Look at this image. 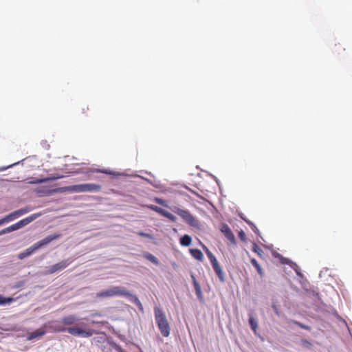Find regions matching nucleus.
I'll return each instance as SVG.
<instances>
[{
	"mask_svg": "<svg viewBox=\"0 0 352 352\" xmlns=\"http://www.w3.org/2000/svg\"><path fill=\"white\" fill-rule=\"evenodd\" d=\"M72 261L69 259L63 260L59 263H57L52 266H50L46 272L47 274H52L56 272L61 271L65 269Z\"/></svg>",
	"mask_w": 352,
	"mask_h": 352,
	"instance_id": "9b49d317",
	"label": "nucleus"
},
{
	"mask_svg": "<svg viewBox=\"0 0 352 352\" xmlns=\"http://www.w3.org/2000/svg\"><path fill=\"white\" fill-rule=\"evenodd\" d=\"M220 230L224 234V236L230 241L231 243L236 244L235 236L227 224L223 223L221 226Z\"/></svg>",
	"mask_w": 352,
	"mask_h": 352,
	"instance_id": "ddd939ff",
	"label": "nucleus"
},
{
	"mask_svg": "<svg viewBox=\"0 0 352 352\" xmlns=\"http://www.w3.org/2000/svg\"><path fill=\"white\" fill-rule=\"evenodd\" d=\"M60 234H52V235H49V236H46L43 239L34 243L31 247L27 248L25 251L20 252L18 254V258L19 259H23V258L32 255L35 251H36L40 248L47 245L48 243L53 241L54 240H56V239L60 238Z\"/></svg>",
	"mask_w": 352,
	"mask_h": 352,
	"instance_id": "f257e3e1",
	"label": "nucleus"
},
{
	"mask_svg": "<svg viewBox=\"0 0 352 352\" xmlns=\"http://www.w3.org/2000/svg\"><path fill=\"white\" fill-rule=\"evenodd\" d=\"M252 251L261 257H262L264 254L263 250L256 243H253Z\"/></svg>",
	"mask_w": 352,
	"mask_h": 352,
	"instance_id": "393cba45",
	"label": "nucleus"
},
{
	"mask_svg": "<svg viewBox=\"0 0 352 352\" xmlns=\"http://www.w3.org/2000/svg\"><path fill=\"white\" fill-rule=\"evenodd\" d=\"M251 263L255 267V268L257 270V272L261 275V276H263V270L261 267V265L258 264V263L257 262V261L255 259V258H252L251 259Z\"/></svg>",
	"mask_w": 352,
	"mask_h": 352,
	"instance_id": "a878e982",
	"label": "nucleus"
},
{
	"mask_svg": "<svg viewBox=\"0 0 352 352\" xmlns=\"http://www.w3.org/2000/svg\"><path fill=\"white\" fill-rule=\"evenodd\" d=\"M302 342L305 344H309V342L307 340H303Z\"/></svg>",
	"mask_w": 352,
	"mask_h": 352,
	"instance_id": "4c0bfd02",
	"label": "nucleus"
},
{
	"mask_svg": "<svg viewBox=\"0 0 352 352\" xmlns=\"http://www.w3.org/2000/svg\"><path fill=\"white\" fill-rule=\"evenodd\" d=\"M191 241V237L189 235L186 234L180 239V243L184 246H188L190 244Z\"/></svg>",
	"mask_w": 352,
	"mask_h": 352,
	"instance_id": "5701e85b",
	"label": "nucleus"
},
{
	"mask_svg": "<svg viewBox=\"0 0 352 352\" xmlns=\"http://www.w3.org/2000/svg\"><path fill=\"white\" fill-rule=\"evenodd\" d=\"M144 256L147 260L150 261L153 263L156 264V265L158 264L157 258L156 257H155L153 254H151L150 253H146V254H144Z\"/></svg>",
	"mask_w": 352,
	"mask_h": 352,
	"instance_id": "bb28decb",
	"label": "nucleus"
},
{
	"mask_svg": "<svg viewBox=\"0 0 352 352\" xmlns=\"http://www.w3.org/2000/svg\"><path fill=\"white\" fill-rule=\"evenodd\" d=\"M177 215L189 226L199 228V221L188 210L177 208Z\"/></svg>",
	"mask_w": 352,
	"mask_h": 352,
	"instance_id": "0eeeda50",
	"label": "nucleus"
},
{
	"mask_svg": "<svg viewBox=\"0 0 352 352\" xmlns=\"http://www.w3.org/2000/svg\"><path fill=\"white\" fill-rule=\"evenodd\" d=\"M157 206H155V205H153V204H151V205H147V208L155 211L157 210Z\"/></svg>",
	"mask_w": 352,
	"mask_h": 352,
	"instance_id": "f704fd0d",
	"label": "nucleus"
},
{
	"mask_svg": "<svg viewBox=\"0 0 352 352\" xmlns=\"http://www.w3.org/2000/svg\"><path fill=\"white\" fill-rule=\"evenodd\" d=\"M126 297L130 298L132 302H133L139 308V309L143 311V306L139 298L133 295L130 293V295L126 296Z\"/></svg>",
	"mask_w": 352,
	"mask_h": 352,
	"instance_id": "aec40b11",
	"label": "nucleus"
},
{
	"mask_svg": "<svg viewBox=\"0 0 352 352\" xmlns=\"http://www.w3.org/2000/svg\"><path fill=\"white\" fill-rule=\"evenodd\" d=\"M130 295V292L124 287L114 286L108 289L100 291L96 294V297L100 298H111L114 296H126Z\"/></svg>",
	"mask_w": 352,
	"mask_h": 352,
	"instance_id": "f03ea898",
	"label": "nucleus"
},
{
	"mask_svg": "<svg viewBox=\"0 0 352 352\" xmlns=\"http://www.w3.org/2000/svg\"><path fill=\"white\" fill-rule=\"evenodd\" d=\"M30 210H31L30 208L25 207V208H21L18 210L14 211L10 214L6 215L1 219H0V226L3 225L4 223L11 221L22 216L23 214L28 213Z\"/></svg>",
	"mask_w": 352,
	"mask_h": 352,
	"instance_id": "9d476101",
	"label": "nucleus"
},
{
	"mask_svg": "<svg viewBox=\"0 0 352 352\" xmlns=\"http://www.w3.org/2000/svg\"><path fill=\"white\" fill-rule=\"evenodd\" d=\"M155 201L157 203L160 204H162V205H164V201H163V200H162V199H161L156 198V199H155Z\"/></svg>",
	"mask_w": 352,
	"mask_h": 352,
	"instance_id": "e433bc0d",
	"label": "nucleus"
},
{
	"mask_svg": "<svg viewBox=\"0 0 352 352\" xmlns=\"http://www.w3.org/2000/svg\"><path fill=\"white\" fill-rule=\"evenodd\" d=\"M126 297L130 298L132 302H133L139 308V309L143 311V306L139 298L133 295L130 293V295L126 296Z\"/></svg>",
	"mask_w": 352,
	"mask_h": 352,
	"instance_id": "6ab92c4d",
	"label": "nucleus"
},
{
	"mask_svg": "<svg viewBox=\"0 0 352 352\" xmlns=\"http://www.w3.org/2000/svg\"><path fill=\"white\" fill-rule=\"evenodd\" d=\"M138 234L139 236L146 237V238H149V239L152 238V236L151 234H149L148 233L143 232H138Z\"/></svg>",
	"mask_w": 352,
	"mask_h": 352,
	"instance_id": "2f4dec72",
	"label": "nucleus"
},
{
	"mask_svg": "<svg viewBox=\"0 0 352 352\" xmlns=\"http://www.w3.org/2000/svg\"><path fill=\"white\" fill-rule=\"evenodd\" d=\"M40 216V214H33L23 219H21V221H18L17 223L11 225L10 226L0 231V236L6 233H9L13 231H15L16 230H19L27 225H28L30 223L33 221L34 219H36L37 217Z\"/></svg>",
	"mask_w": 352,
	"mask_h": 352,
	"instance_id": "423d86ee",
	"label": "nucleus"
},
{
	"mask_svg": "<svg viewBox=\"0 0 352 352\" xmlns=\"http://www.w3.org/2000/svg\"><path fill=\"white\" fill-rule=\"evenodd\" d=\"M78 320V318L74 315H69L63 317L61 322L65 325H71L74 324Z\"/></svg>",
	"mask_w": 352,
	"mask_h": 352,
	"instance_id": "dca6fc26",
	"label": "nucleus"
},
{
	"mask_svg": "<svg viewBox=\"0 0 352 352\" xmlns=\"http://www.w3.org/2000/svg\"><path fill=\"white\" fill-rule=\"evenodd\" d=\"M100 172L104 173H109V172L107 170H101Z\"/></svg>",
	"mask_w": 352,
	"mask_h": 352,
	"instance_id": "58836bf2",
	"label": "nucleus"
},
{
	"mask_svg": "<svg viewBox=\"0 0 352 352\" xmlns=\"http://www.w3.org/2000/svg\"><path fill=\"white\" fill-rule=\"evenodd\" d=\"M238 236L242 241H245L246 235H245V233L243 230H241L239 232Z\"/></svg>",
	"mask_w": 352,
	"mask_h": 352,
	"instance_id": "c85d7f7f",
	"label": "nucleus"
},
{
	"mask_svg": "<svg viewBox=\"0 0 352 352\" xmlns=\"http://www.w3.org/2000/svg\"><path fill=\"white\" fill-rule=\"evenodd\" d=\"M155 212L170 219H174V216L172 214L162 208L157 207V210Z\"/></svg>",
	"mask_w": 352,
	"mask_h": 352,
	"instance_id": "4be33fe9",
	"label": "nucleus"
},
{
	"mask_svg": "<svg viewBox=\"0 0 352 352\" xmlns=\"http://www.w3.org/2000/svg\"><path fill=\"white\" fill-rule=\"evenodd\" d=\"M249 323H250L252 330L254 332H256L257 330V328H258L257 320L253 316H250V318H249Z\"/></svg>",
	"mask_w": 352,
	"mask_h": 352,
	"instance_id": "b1692460",
	"label": "nucleus"
},
{
	"mask_svg": "<svg viewBox=\"0 0 352 352\" xmlns=\"http://www.w3.org/2000/svg\"><path fill=\"white\" fill-rule=\"evenodd\" d=\"M191 278L192 279L195 293H196L197 298L201 300L203 299V294H202V291H201L200 285L197 281V280L193 274L191 275Z\"/></svg>",
	"mask_w": 352,
	"mask_h": 352,
	"instance_id": "4468645a",
	"label": "nucleus"
},
{
	"mask_svg": "<svg viewBox=\"0 0 352 352\" xmlns=\"http://www.w3.org/2000/svg\"><path fill=\"white\" fill-rule=\"evenodd\" d=\"M207 256L208 257L212 266L217 274L219 280L221 282H224L225 278H224V273L223 270L221 269L220 265L219 264L216 257L214 256V254L209 251L208 249L206 251Z\"/></svg>",
	"mask_w": 352,
	"mask_h": 352,
	"instance_id": "6e6552de",
	"label": "nucleus"
},
{
	"mask_svg": "<svg viewBox=\"0 0 352 352\" xmlns=\"http://www.w3.org/2000/svg\"><path fill=\"white\" fill-rule=\"evenodd\" d=\"M290 322L298 326L299 327L303 329H306V330H311V327L309 326H307V325H305L298 321H296V320H290Z\"/></svg>",
	"mask_w": 352,
	"mask_h": 352,
	"instance_id": "cd10ccee",
	"label": "nucleus"
},
{
	"mask_svg": "<svg viewBox=\"0 0 352 352\" xmlns=\"http://www.w3.org/2000/svg\"><path fill=\"white\" fill-rule=\"evenodd\" d=\"M272 308H273L274 312L276 313V314L279 316L280 315V311H279L278 307H276V305H272Z\"/></svg>",
	"mask_w": 352,
	"mask_h": 352,
	"instance_id": "72a5a7b5",
	"label": "nucleus"
},
{
	"mask_svg": "<svg viewBox=\"0 0 352 352\" xmlns=\"http://www.w3.org/2000/svg\"><path fill=\"white\" fill-rule=\"evenodd\" d=\"M63 177V175H60L58 174H56L54 175H52L50 177L42 178V179L32 177V178H29L27 179L28 180L27 183L31 184H36L45 183V182L50 181V180H56V179H60Z\"/></svg>",
	"mask_w": 352,
	"mask_h": 352,
	"instance_id": "f8f14e48",
	"label": "nucleus"
},
{
	"mask_svg": "<svg viewBox=\"0 0 352 352\" xmlns=\"http://www.w3.org/2000/svg\"><path fill=\"white\" fill-rule=\"evenodd\" d=\"M100 189L101 186L96 184H82L61 187L63 192L66 191L70 192H97L100 190Z\"/></svg>",
	"mask_w": 352,
	"mask_h": 352,
	"instance_id": "7ed1b4c3",
	"label": "nucleus"
},
{
	"mask_svg": "<svg viewBox=\"0 0 352 352\" xmlns=\"http://www.w3.org/2000/svg\"><path fill=\"white\" fill-rule=\"evenodd\" d=\"M126 297L130 298L132 302H133L139 308V309L143 311V306L139 298L133 295L130 293V295L126 296Z\"/></svg>",
	"mask_w": 352,
	"mask_h": 352,
	"instance_id": "a211bd4d",
	"label": "nucleus"
},
{
	"mask_svg": "<svg viewBox=\"0 0 352 352\" xmlns=\"http://www.w3.org/2000/svg\"><path fill=\"white\" fill-rule=\"evenodd\" d=\"M190 254L192 257L198 261H201L203 259L204 255L201 251L199 249H190Z\"/></svg>",
	"mask_w": 352,
	"mask_h": 352,
	"instance_id": "f3484780",
	"label": "nucleus"
},
{
	"mask_svg": "<svg viewBox=\"0 0 352 352\" xmlns=\"http://www.w3.org/2000/svg\"><path fill=\"white\" fill-rule=\"evenodd\" d=\"M154 312L155 320L161 333L164 337L168 336L170 333V327L165 315L163 311L157 307L155 308Z\"/></svg>",
	"mask_w": 352,
	"mask_h": 352,
	"instance_id": "39448f33",
	"label": "nucleus"
},
{
	"mask_svg": "<svg viewBox=\"0 0 352 352\" xmlns=\"http://www.w3.org/2000/svg\"><path fill=\"white\" fill-rule=\"evenodd\" d=\"M45 333V331L44 329H36V331L29 333L27 339L28 340H32L36 338L41 337V336H44Z\"/></svg>",
	"mask_w": 352,
	"mask_h": 352,
	"instance_id": "2eb2a0df",
	"label": "nucleus"
},
{
	"mask_svg": "<svg viewBox=\"0 0 352 352\" xmlns=\"http://www.w3.org/2000/svg\"><path fill=\"white\" fill-rule=\"evenodd\" d=\"M336 48L335 49V51L336 52H337L338 54H340V50H342V47L340 45V44H338V45H336Z\"/></svg>",
	"mask_w": 352,
	"mask_h": 352,
	"instance_id": "c9c22d12",
	"label": "nucleus"
},
{
	"mask_svg": "<svg viewBox=\"0 0 352 352\" xmlns=\"http://www.w3.org/2000/svg\"><path fill=\"white\" fill-rule=\"evenodd\" d=\"M281 263L283 264H286V265H291L292 264H294L291 260H289V258H282Z\"/></svg>",
	"mask_w": 352,
	"mask_h": 352,
	"instance_id": "7c9ffc66",
	"label": "nucleus"
},
{
	"mask_svg": "<svg viewBox=\"0 0 352 352\" xmlns=\"http://www.w3.org/2000/svg\"><path fill=\"white\" fill-rule=\"evenodd\" d=\"M53 186H41L37 187L34 191L39 197L49 196L56 192H63V190L61 188H53Z\"/></svg>",
	"mask_w": 352,
	"mask_h": 352,
	"instance_id": "1a4fd4ad",
	"label": "nucleus"
},
{
	"mask_svg": "<svg viewBox=\"0 0 352 352\" xmlns=\"http://www.w3.org/2000/svg\"><path fill=\"white\" fill-rule=\"evenodd\" d=\"M245 221L251 226L252 230L255 233H257L258 232V228H256V226L253 223H252L251 221H248V220H245Z\"/></svg>",
	"mask_w": 352,
	"mask_h": 352,
	"instance_id": "c756f323",
	"label": "nucleus"
},
{
	"mask_svg": "<svg viewBox=\"0 0 352 352\" xmlns=\"http://www.w3.org/2000/svg\"><path fill=\"white\" fill-rule=\"evenodd\" d=\"M86 325L83 323H81L78 325L70 327L68 328H61L59 329V331H67L69 334L74 336H82L85 338L91 337L94 334V331L89 328H83Z\"/></svg>",
	"mask_w": 352,
	"mask_h": 352,
	"instance_id": "20e7f679",
	"label": "nucleus"
},
{
	"mask_svg": "<svg viewBox=\"0 0 352 352\" xmlns=\"http://www.w3.org/2000/svg\"><path fill=\"white\" fill-rule=\"evenodd\" d=\"M81 109H82V113H86L87 111H89V107H88V106H87V105L84 104V105L82 107Z\"/></svg>",
	"mask_w": 352,
	"mask_h": 352,
	"instance_id": "473e14b6",
	"label": "nucleus"
},
{
	"mask_svg": "<svg viewBox=\"0 0 352 352\" xmlns=\"http://www.w3.org/2000/svg\"><path fill=\"white\" fill-rule=\"evenodd\" d=\"M14 301V298L12 297H4L0 295V305H5L6 304H10Z\"/></svg>",
	"mask_w": 352,
	"mask_h": 352,
	"instance_id": "412c9836",
	"label": "nucleus"
}]
</instances>
